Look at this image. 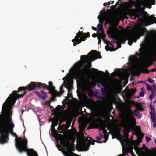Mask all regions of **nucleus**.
<instances>
[{
  "label": "nucleus",
  "mask_w": 156,
  "mask_h": 156,
  "mask_svg": "<svg viewBox=\"0 0 156 156\" xmlns=\"http://www.w3.org/2000/svg\"><path fill=\"white\" fill-rule=\"evenodd\" d=\"M42 83L40 82H31L26 87H19L17 91H13L10 94L5 102V105L12 107L16 100L24 96L27 93L26 90L29 91L34 90L35 88H42Z\"/></svg>",
  "instance_id": "obj_1"
},
{
  "label": "nucleus",
  "mask_w": 156,
  "mask_h": 156,
  "mask_svg": "<svg viewBox=\"0 0 156 156\" xmlns=\"http://www.w3.org/2000/svg\"><path fill=\"white\" fill-rule=\"evenodd\" d=\"M134 3V2L132 0L125 2L124 5L126 9L123 12V14L125 15H129L130 16L139 17L140 14L141 13L140 9H141V7L138 6L136 7L135 9H131Z\"/></svg>",
  "instance_id": "obj_2"
},
{
  "label": "nucleus",
  "mask_w": 156,
  "mask_h": 156,
  "mask_svg": "<svg viewBox=\"0 0 156 156\" xmlns=\"http://www.w3.org/2000/svg\"><path fill=\"white\" fill-rule=\"evenodd\" d=\"M57 138L67 151L71 152L75 151L74 145L70 143L71 140L72 143H74L75 140L74 138L69 136H65L61 134L58 135Z\"/></svg>",
  "instance_id": "obj_3"
},
{
  "label": "nucleus",
  "mask_w": 156,
  "mask_h": 156,
  "mask_svg": "<svg viewBox=\"0 0 156 156\" xmlns=\"http://www.w3.org/2000/svg\"><path fill=\"white\" fill-rule=\"evenodd\" d=\"M112 17H109L106 19L105 23L108 24L110 25L108 28V30L107 31V34L109 35V38L113 39V40L109 44L113 48L114 47L113 44H115V42H117V39H118L116 37V35L118 33L119 31V30L112 24Z\"/></svg>",
  "instance_id": "obj_4"
},
{
  "label": "nucleus",
  "mask_w": 156,
  "mask_h": 156,
  "mask_svg": "<svg viewBox=\"0 0 156 156\" xmlns=\"http://www.w3.org/2000/svg\"><path fill=\"white\" fill-rule=\"evenodd\" d=\"M132 114H133L139 119H140L141 117L142 114H140L139 111L135 109L133 112L131 110H129L128 113L126 115H123L120 116V118L126 123L128 124L132 123L133 124L135 125L136 124L135 121L136 119L134 118Z\"/></svg>",
  "instance_id": "obj_5"
},
{
  "label": "nucleus",
  "mask_w": 156,
  "mask_h": 156,
  "mask_svg": "<svg viewBox=\"0 0 156 156\" xmlns=\"http://www.w3.org/2000/svg\"><path fill=\"white\" fill-rule=\"evenodd\" d=\"M89 69L86 67L80 69L75 74L76 79L81 80L83 79L88 75Z\"/></svg>",
  "instance_id": "obj_6"
},
{
  "label": "nucleus",
  "mask_w": 156,
  "mask_h": 156,
  "mask_svg": "<svg viewBox=\"0 0 156 156\" xmlns=\"http://www.w3.org/2000/svg\"><path fill=\"white\" fill-rule=\"evenodd\" d=\"M140 46L141 48H140V52L138 55L142 59H144L148 55V49L144 42L141 44Z\"/></svg>",
  "instance_id": "obj_7"
},
{
  "label": "nucleus",
  "mask_w": 156,
  "mask_h": 156,
  "mask_svg": "<svg viewBox=\"0 0 156 156\" xmlns=\"http://www.w3.org/2000/svg\"><path fill=\"white\" fill-rule=\"evenodd\" d=\"M89 138L91 140L90 141H89L87 139H84L80 144V147L82 148L86 147V151L89 149L90 144L94 145V142L95 141L92 139L91 137H89Z\"/></svg>",
  "instance_id": "obj_8"
},
{
  "label": "nucleus",
  "mask_w": 156,
  "mask_h": 156,
  "mask_svg": "<svg viewBox=\"0 0 156 156\" xmlns=\"http://www.w3.org/2000/svg\"><path fill=\"white\" fill-rule=\"evenodd\" d=\"M140 2L142 5L144 7H141L143 10L145 9L144 7L150 9L151 8L152 5H154L156 3L155 0H141Z\"/></svg>",
  "instance_id": "obj_9"
},
{
  "label": "nucleus",
  "mask_w": 156,
  "mask_h": 156,
  "mask_svg": "<svg viewBox=\"0 0 156 156\" xmlns=\"http://www.w3.org/2000/svg\"><path fill=\"white\" fill-rule=\"evenodd\" d=\"M129 39H134L133 42H135L137 41V39L135 36L133 34H129L127 37L122 36L120 37L119 40V42H121L122 44L125 43L126 40Z\"/></svg>",
  "instance_id": "obj_10"
},
{
  "label": "nucleus",
  "mask_w": 156,
  "mask_h": 156,
  "mask_svg": "<svg viewBox=\"0 0 156 156\" xmlns=\"http://www.w3.org/2000/svg\"><path fill=\"white\" fill-rule=\"evenodd\" d=\"M145 21L148 25H151L154 23H156V17H154V15L151 16L147 15L145 18Z\"/></svg>",
  "instance_id": "obj_11"
},
{
  "label": "nucleus",
  "mask_w": 156,
  "mask_h": 156,
  "mask_svg": "<svg viewBox=\"0 0 156 156\" xmlns=\"http://www.w3.org/2000/svg\"><path fill=\"white\" fill-rule=\"evenodd\" d=\"M90 37V33L88 32L84 33V35L82 36L80 39H78L76 42L73 44L74 46H75L77 44L81 43L83 41H85L87 37Z\"/></svg>",
  "instance_id": "obj_12"
},
{
  "label": "nucleus",
  "mask_w": 156,
  "mask_h": 156,
  "mask_svg": "<svg viewBox=\"0 0 156 156\" xmlns=\"http://www.w3.org/2000/svg\"><path fill=\"white\" fill-rule=\"evenodd\" d=\"M48 84L49 86L46 85L44 83H42V85H41L42 88H43L44 89H46L48 90L49 91L51 90V91H56L55 90V87L53 85V84L51 81H50L48 82Z\"/></svg>",
  "instance_id": "obj_13"
},
{
  "label": "nucleus",
  "mask_w": 156,
  "mask_h": 156,
  "mask_svg": "<svg viewBox=\"0 0 156 156\" xmlns=\"http://www.w3.org/2000/svg\"><path fill=\"white\" fill-rule=\"evenodd\" d=\"M99 128L101 130H102L103 134L105 136V140L104 142H106L108 138V134H107L106 130L105 129V126L104 124H100L99 125Z\"/></svg>",
  "instance_id": "obj_14"
},
{
  "label": "nucleus",
  "mask_w": 156,
  "mask_h": 156,
  "mask_svg": "<svg viewBox=\"0 0 156 156\" xmlns=\"http://www.w3.org/2000/svg\"><path fill=\"white\" fill-rule=\"evenodd\" d=\"M95 52V53H91L90 59L91 61H94L97 58H101V56L100 55V53L99 52H97L96 51L92 50L91 52Z\"/></svg>",
  "instance_id": "obj_15"
},
{
  "label": "nucleus",
  "mask_w": 156,
  "mask_h": 156,
  "mask_svg": "<svg viewBox=\"0 0 156 156\" xmlns=\"http://www.w3.org/2000/svg\"><path fill=\"white\" fill-rule=\"evenodd\" d=\"M49 93L52 96V97L50 98V100L51 101L55 100L56 97L60 96L62 95V94H61V92H58L57 91L54 92L49 90Z\"/></svg>",
  "instance_id": "obj_16"
},
{
  "label": "nucleus",
  "mask_w": 156,
  "mask_h": 156,
  "mask_svg": "<svg viewBox=\"0 0 156 156\" xmlns=\"http://www.w3.org/2000/svg\"><path fill=\"white\" fill-rule=\"evenodd\" d=\"M35 93L36 95L44 100H45L46 98L47 97V93L43 90H41L40 92L35 91Z\"/></svg>",
  "instance_id": "obj_17"
},
{
  "label": "nucleus",
  "mask_w": 156,
  "mask_h": 156,
  "mask_svg": "<svg viewBox=\"0 0 156 156\" xmlns=\"http://www.w3.org/2000/svg\"><path fill=\"white\" fill-rule=\"evenodd\" d=\"M81 61H80L81 65L84 66L88 62V57L87 55H81L80 57Z\"/></svg>",
  "instance_id": "obj_18"
},
{
  "label": "nucleus",
  "mask_w": 156,
  "mask_h": 156,
  "mask_svg": "<svg viewBox=\"0 0 156 156\" xmlns=\"http://www.w3.org/2000/svg\"><path fill=\"white\" fill-rule=\"evenodd\" d=\"M84 33L83 31H79L77 33V34L75 36V38L72 40V42L73 44L76 41L80 39L82 36H83V34L84 35Z\"/></svg>",
  "instance_id": "obj_19"
},
{
  "label": "nucleus",
  "mask_w": 156,
  "mask_h": 156,
  "mask_svg": "<svg viewBox=\"0 0 156 156\" xmlns=\"http://www.w3.org/2000/svg\"><path fill=\"white\" fill-rule=\"evenodd\" d=\"M126 124L129 125V126H127L126 128H125V130L126 131V133H125L126 135V138H128V133L130 131V129L131 128V126H130V125L131 124H133L132 123H131L130 124H128L126 123L123 120H122Z\"/></svg>",
  "instance_id": "obj_20"
},
{
  "label": "nucleus",
  "mask_w": 156,
  "mask_h": 156,
  "mask_svg": "<svg viewBox=\"0 0 156 156\" xmlns=\"http://www.w3.org/2000/svg\"><path fill=\"white\" fill-rule=\"evenodd\" d=\"M133 147L132 145H131L127 147L126 151L125 153H123L124 155H126L128 153H131L132 154H133Z\"/></svg>",
  "instance_id": "obj_21"
},
{
  "label": "nucleus",
  "mask_w": 156,
  "mask_h": 156,
  "mask_svg": "<svg viewBox=\"0 0 156 156\" xmlns=\"http://www.w3.org/2000/svg\"><path fill=\"white\" fill-rule=\"evenodd\" d=\"M151 119L153 122H156V117L155 116V113H153L152 112H150Z\"/></svg>",
  "instance_id": "obj_22"
},
{
  "label": "nucleus",
  "mask_w": 156,
  "mask_h": 156,
  "mask_svg": "<svg viewBox=\"0 0 156 156\" xmlns=\"http://www.w3.org/2000/svg\"><path fill=\"white\" fill-rule=\"evenodd\" d=\"M105 35L104 33H98L97 35L98 39H102L103 40L105 39Z\"/></svg>",
  "instance_id": "obj_23"
},
{
  "label": "nucleus",
  "mask_w": 156,
  "mask_h": 156,
  "mask_svg": "<svg viewBox=\"0 0 156 156\" xmlns=\"http://www.w3.org/2000/svg\"><path fill=\"white\" fill-rule=\"evenodd\" d=\"M101 92L102 94L104 96H106L107 95V91L105 88L102 87L101 88Z\"/></svg>",
  "instance_id": "obj_24"
},
{
  "label": "nucleus",
  "mask_w": 156,
  "mask_h": 156,
  "mask_svg": "<svg viewBox=\"0 0 156 156\" xmlns=\"http://www.w3.org/2000/svg\"><path fill=\"white\" fill-rule=\"evenodd\" d=\"M63 154L65 156H79L78 155L73 152H71L70 153H64Z\"/></svg>",
  "instance_id": "obj_25"
},
{
  "label": "nucleus",
  "mask_w": 156,
  "mask_h": 156,
  "mask_svg": "<svg viewBox=\"0 0 156 156\" xmlns=\"http://www.w3.org/2000/svg\"><path fill=\"white\" fill-rule=\"evenodd\" d=\"M105 48L106 50L107 51H115L116 50V49L115 48L112 47L111 48H110L109 46H105Z\"/></svg>",
  "instance_id": "obj_26"
},
{
  "label": "nucleus",
  "mask_w": 156,
  "mask_h": 156,
  "mask_svg": "<svg viewBox=\"0 0 156 156\" xmlns=\"http://www.w3.org/2000/svg\"><path fill=\"white\" fill-rule=\"evenodd\" d=\"M72 87L71 84L70 82L68 83L67 84V85L65 87L67 89L68 92H69L71 90V88Z\"/></svg>",
  "instance_id": "obj_27"
},
{
  "label": "nucleus",
  "mask_w": 156,
  "mask_h": 156,
  "mask_svg": "<svg viewBox=\"0 0 156 156\" xmlns=\"http://www.w3.org/2000/svg\"><path fill=\"white\" fill-rule=\"evenodd\" d=\"M86 126L87 125L86 124H82L81 125H80L79 126V129L80 131H82V132H83L84 129H85Z\"/></svg>",
  "instance_id": "obj_28"
},
{
  "label": "nucleus",
  "mask_w": 156,
  "mask_h": 156,
  "mask_svg": "<svg viewBox=\"0 0 156 156\" xmlns=\"http://www.w3.org/2000/svg\"><path fill=\"white\" fill-rule=\"evenodd\" d=\"M146 86L147 88V90L148 91H150L152 92H154V90L153 89V88L151 87V86L149 85L148 84H147Z\"/></svg>",
  "instance_id": "obj_29"
},
{
  "label": "nucleus",
  "mask_w": 156,
  "mask_h": 156,
  "mask_svg": "<svg viewBox=\"0 0 156 156\" xmlns=\"http://www.w3.org/2000/svg\"><path fill=\"white\" fill-rule=\"evenodd\" d=\"M115 44H117L116 48H115L116 49V50L119 48H121V43L120 42H119V39H117V42H115Z\"/></svg>",
  "instance_id": "obj_30"
},
{
  "label": "nucleus",
  "mask_w": 156,
  "mask_h": 156,
  "mask_svg": "<svg viewBox=\"0 0 156 156\" xmlns=\"http://www.w3.org/2000/svg\"><path fill=\"white\" fill-rule=\"evenodd\" d=\"M121 72L118 69H117V70L115 73L113 72L112 73V75L113 76H115L116 75H119L120 74Z\"/></svg>",
  "instance_id": "obj_31"
},
{
  "label": "nucleus",
  "mask_w": 156,
  "mask_h": 156,
  "mask_svg": "<svg viewBox=\"0 0 156 156\" xmlns=\"http://www.w3.org/2000/svg\"><path fill=\"white\" fill-rule=\"evenodd\" d=\"M136 92V89H132L129 91V94L130 95L132 96L133 94L135 93Z\"/></svg>",
  "instance_id": "obj_32"
},
{
  "label": "nucleus",
  "mask_w": 156,
  "mask_h": 156,
  "mask_svg": "<svg viewBox=\"0 0 156 156\" xmlns=\"http://www.w3.org/2000/svg\"><path fill=\"white\" fill-rule=\"evenodd\" d=\"M136 110L138 111H143L144 110V109L140 105H138L136 106Z\"/></svg>",
  "instance_id": "obj_33"
},
{
  "label": "nucleus",
  "mask_w": 156,
  "mask_h": 156,
  "mask_svg": "<svg viewBox=\"0 0 156 156\" xmlns=\"http://www.w3.org/2000/svg\"><path fill=\"white\" fill-rule=\"evenodd\" d=\"M58 112H60L63 110V106L58 105L56 108Z\"/></svg>",
  "instance_id": "obj_34"
},
{
  "label": "nucleus",
  "mask_w": 156,
  "mask_h": 156,
  "mask_svg": "<svg viewBox=\"0 0 156 156\" xmlns=\"http://www.w3.org/2000/svg\"><path fill=\"white\" fill-rule=\"evenodd\" d=\"M128 40V44L129 45H131L133 42H134L133 41H134V39H127Z\"/></svg>",
  "instance_id": "obj_35"
},
{
  "label": "nucleus",
  "mask_w": 156,
  "mask_h": 156,
  "mask_svg": "<svg viewBox=\"0 0 156 156\" xmlns=\"http://www.w3.org/2000/svg\"><path fill=\"white\" fill-rule=\"evenodd\" d=\"M98 33H104L102 27L100 26L98 28Z\"/></svg>",
  "instance_id": "obj_36"
},
{
  "label": "nucleus",
  "mask_w": 156,
  "mask_h": 156,
  "mask_svg": "<svg viewBox=\"0 0 156 156\" xmlns=\"http://www.w3.org/2000/svg\"><path fill=\"white\" fill-rule=\"evenodd\" d=\"M91 69L92 70H95L96 72H100L103 75H105V73L104 72H102V71H99L97 69H94V68H92Z\"/></svg>",
  "instance_id": "obj_37"
},
{
  "label": "nucleus",
  "mask_w": 156,
  "mask_h": 156,
  "mask_svg": "<svg viewBox=\"0 0 156 156\" xmlns=\"http://www.w3.org/2000/svg\"><path fill=\"white\" fill-rule=\"evenodd\" d=\"M150 108L151 111H152L154 113H155L154 108V106H151V105H150Z\"/></svg>",
  "instance_id": "obj_38"
},
{
  "label": "nucleus",
  "mask_w": 156,
  "mask_h": 156,
  "mask_svg": "<svg viewBox=\"0 0 156 156\" xmlns=\"http://www.w3.org/2000/svg\"><path fill=\"white\" fill-rule=\"evenodd\" d=\"M96 138L97 140H98V141H95L96 142H97L98 143H101L102 142L100 141L101 138L100 137L98 136H97L96 137Z\"/></svg>",
  "instance_id": "obj_39"
},
{
  "label": "nucleus",
  "mask_w": 156,
  "mask_h": 156,
  "mask_svg": "<svg viewBox=\"0 0 156 156\" xmlns=\"http://www.w3.org/2000/svg\"><path fill=\"white\" fill-rule=\"evenodd\" d=\"M99 84H100L102 86L105 87V85L102 82L100 81L99 82L97 85L99 87H101L100 86Z\"/></svg>",
  "instance_id": "obj_40"
},
{
  "label": "nucleus",
  "mask_w": 156,
  "mask_h": 156,
  "mask_svg": "<svg viewBox=\"0 0 156 156\" xmlns=\"http://www.w3.org/2000/svg\"><path fill=\"white\" fill-rule=\"evenodd\" d=\"M58 124L57 122L56 121H53L52 122V124L51 126L55 127Z\"/></svg>",
  "instance_id": "obj_41"
},
{
  "label": "nucleus",
  "mask_w": 156,
  "mask_h": 156,
  "mask_svg": "<svg viewBox=\"0 0 156 156\" xmlns=\"http://www.w3.org/2000/svg\"><path fill=\"white\" fill-rule=\"evenodd\" d=\"M103 41L104 43H105L106 44H107V45H108L110 44V42H109V41H108L107 40H106L105 39L103 40Z\"/></svg>",
  "instance_id": "obj_42"
},
{
  "label": "nucleus",
  "mask_w": 156,
  "mask_h": 156,
  "mask_svg": "<svg viewBox=\"0 0 156 156\" xmlns=\"http://www.w3.org/2000/svg\"><path fill=\"white\" fill-rule=\"evenodd\" d=\"M154 95V92H152V94L150 96L149 98L151 101L152 100L153 96Z\"/></svg>",
  "instance_id": "obj_43"
},
{
  "label": "nucleus",
  "mask_w": 156,
  "mask_h": 156,
  "mask_svg": "<svg viewBox=\"0 0 156 156\" xmlns=\"http://www.w3.org/2000/svg\"><path fill=\"white\" fill-rule=\"evenodd\" d=\"M144 91H142L140 92L139 94V95L140 97H143L144 96Z\"/></svg>",
  "instance_id": "obj_44"
},
{
  "label": "nucleus",
  "mask_w": 156,
  "mask_h": 156,
  "mask_svg": "<svg viewBox=\"0 0 156 156\" xmlns=\"http://www.w3.org/2000/svg\"><path fill=\"white\" fill-rule=\"evenodd\" d=\"M148 81L149 83H152L154 81V80H153L152 79H151V78H148Z\"/></svg>",
  "instance_id": "obj_45"
},
{
  "label": "nucleus",
  "mask_w": 156,
  "mask_h": 156,
  "mask_svg": "<svg viewBox=\"0 0 156 156\" xmlns=\"http://www.w3.org/2000/svg\"><path fill=\"white\" fill-rule=\"evenodd\" d=\"M141 149L143 150H146L147 149V147L144 144Z\"/></svg>",
  "instance_id": "obj_46"
},
{
  "label": "nucleus",
  "mask_w": 156,
  "mask_h": 156,
  "mask_svg": "<svg viewBox=\"0 0 156 156\" xmlns=\"http://www.w3.org/2000/svg\"><path fill=\"white\" fill-rule=\"evenodd\" d=\"M56 146L58 148V150L59 151H62L63 153V150L62 149H61L60 148L61 147L60 145H58L56 144Z\"/></svg>",
  "instance_id": "obj_47"
},
{
  "label": "nucleus",
  "mask_w": 156,
  "mask_h": 156,
  "mask_svg": "<svg viewBox=\"0 0 156 156\" xmlns=\"http://www.w3.org/2000/svg\"><path fill=\"white\" fill-rule=\"evenodd\" d=\"M99 136H100V137L101 138V139L103 138V137H104V139H105V136L103 134L101 133H100Z\"/></svg>",
  "instance_id": "obj_48"
},
{
  "label": "nucleus",
  "mask_w": 156,
  "mask_h": 156,
  "mask_svg": "<svg viewBox=\"0 0 156 156\" xmlns=\"http://www.w3.org/2000/svg\"><path fill=\"white\" fill-rule=\"evenodd\" d=\"M51 132L52 134L53 133V132H56V130L55 128V127L51 126Z\"/></svg>",
  "instance_id": "obj_49"
},
{
  "label": "nucleus",
  "mask_w": 156,
  "mask_h": 156,
  "mask_svg": "<svg viewBox=\"0 0 156 156\" xmlns=\"http://www.w3.org/2000/svg\"><path fill=\"white\" fill-rule=\"evenodd\" d=\"M146 141L147 142H148L151 140V138L148 136H147L146 137Z\"/></svg>",
  "instance_id": "obj_50"
},
{
  "label": "nucleus",
  "mask_w": 156,
  "mask_h": 156,
  "mask_svg": "<svg viewBox=\"0 0 156 156\" xmlns=\"http://www.w3.org/2000/svg\"><path fill=\"white\" fill-rule=\"evenodd\" d=\"M110 4V2H106V3H104L103 5L105 6L106 5H109Z\"/></svg>",
  "instance_id": "obj_51"
},
{
  "label": "nucleus",
  "mask_w": 156,
  "mask_h": 156,
  "mask_svg": "<svg viewBox=\"0 0 156 156\" xmlns=\"http://www.w3.org/2000/svg\"><path fill=\"white\" fill-rule=\"evenodd\" d=\"M71 122H67V124L68 126V127H67V128H68L70 126V125L71 124Z\"/></svg>",
  "instance_id": "obj_52"
},
{
  "label": "nucleus",
  "mask_w": 156,
  "mask_h": 156,
  "mask_svg": "<svg viewBox=\"0 0 156 156\" xmlns=\"http://www.w3.org/2000/svg\"><path fill=\"white\" fill-rule=\"evenodd\" d=\"M105 12V10L104 8H103V9L102 10H101L100 11V13L101 14H103V13H104Z\"/></svg>",
  "instance_id": "obj_53"
},
{
  "label": "nucleus",
  "mask_w": 156,
  "mask_h": 156,
  "mask_svg": "<svg viewBox=\"0 0 156 156\" xmlns=\"http://www.w3.org/2000/svg\"><path fill=\"white\" fill-rule=\"evenodd\" d=\"M62 88H63V85H62V86H61L60 87V91H61V92H62V93L63 92V90H62ZM61 93L62 94V93Z\"/></svg>",
  "instance_id": "obj_54"
},
{
  "label": "nucleus",
  "mask_w": 156,
  "mask_h": 156,
  "mask_svg": "<svg viewBox=\"0 0 156 156\" xmlns=\"http://www.w3.org/2000/svg\"><path fill=\"white\" fill-rule=\"evenodd\" d=\"M92 36L94 38L96 37L97 36V34L95 33H94L92 34Z\"/></svg>",
  "instance_id": "obj_55"
},
{
  "label": "nucleus",
  "mask_w": 156,
  "mask_h": 156,
  "mask_svg": "<svg viewBox=\"0 0 156 156\" xmlns=\"http://www.w3.org/2000/svg\"><path fill=\"white\" fill-rule=\"evenodd\" d=\"M68 96L69 97V98H71L72 97V94L71 93H68Z\"/></svg>",
  "instance_id": "obj_56"
},
{
  "label": "nucleus",
  "mask_w": 156,
  "mask_h": 156,
  "mask_svg": "<svg viewBox=\"0 0 156 156\" xmlns=\"http://www.w3.org/2000/svg\"><path fill=\"white\" fill-rule=\"evenodd\" d=\"M98 44H100V43H101V39H98Z\"/></svg>",
  "instance_id": "obj_57"
},
{
  "label": "nucleus",
  "mask_w": 156,
  "mask_h": 156,
  "mask_svg": "<svg viewBox=\"0 0 156 156\" xmlns=\"http://www.w3.org/2000/svg\"><path fill=\"white\" fill-rule=\"evenodd\" d=\"M154 122V125H153V127L154 128L156 127V121L155 122Z\"/></svg>",
  "instance_id": "obj_58"
},
{
  "label": "nucleus",
  "mask_w": 156,
  "mask_h": 156,
  "mask_svg": "<svg viewBox=\"0 0 156 156\" xmlns=\"http://www.w3.org/2000/svg\"><path fill=\"white\" fill-rule=\"evenodd\" d=\"M152 87L154 89H155L156 88V85H152Z\"/></svg>",
  "instance_id": "obj_59"
},
{
  "label": "nucleus",
  "mask_w": 156,
  "mask_h": 156,
  "mask_svg": "<svg viewBox=\"0 0 156 156\" xmlns=\"http://www.w3.org/2000/svg\"><path fill=\"white\" fill-rule=\"evenodd\" d=\"M92 28L93 30H96V28L92 26Z\"/></svg>",
  "instance_id": "obj_60"
},
{
  "label": "nucleus",
  "mask_w": 156,
  "mask_h": 156,
  "mask_svg": "<svg viewBox=\"0 0 156 156\" xmlns=\"http://www.w3.org/2000/svg\"><path fill=\"white\" fill-rule=\"evenodd\" d=\"M105 72L108 75H109V73L108 72L107 70H106L105 71Z\"/></svg>",
  "instance_id": "obj_61"
},
{
  "label": "nucleus",
  "mask_w": 156,
  "mask_h": 156,
  "mask_svg": "<svg viewBox=\"0 0 156 156\" xmlns=\"http://www.w3.org/2000/svg\"><path fill=\"white\" fill-rule=\"evenodd\" d=\"M152 71L153 72H156V69L155 68L153 69L152 70Z\"/></svg>",
  "instance_id": "obj_62"
},
{
  "label": "nucleus",
  "mask_w": 156,
  "mask_h": 156,
  "mask_svg": "<svg viewBox=\"0 0 156 156\" xmlns=\"http://www.w3.org/2000/svg\"><path fill=\"white\" fill-rule=\"evenodd\" d=\"M95 86V84H94V85H92V84H91V85H90V86H91V87H93V86Z\"/></svg>",
  "instance_id": "obj_63"
},
{
  "label": "nucleus",
  "mask_w": 156,
  "mask_h": 156,
  "mask_svg": "<svg viewBox=\"0 0 156 156\" xmlns=\"http://www.w3.org/2000/svg\"><path fill=\"white\" fill-rule=\"evenodd\" d=\"M133 134H133H135V135H137V134H136V132H134V133H133V134Z\"/></svg>",
  "instance_id": "obj_64"
}]
</instances>
